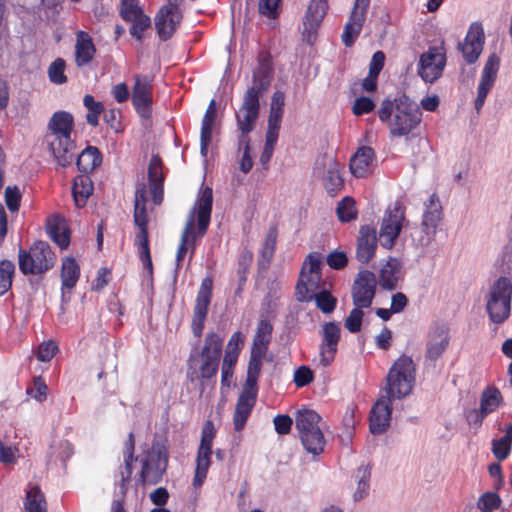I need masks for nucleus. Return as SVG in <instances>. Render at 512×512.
I'll return each instance as SVG.
<instances>
[{
    "mask_svg": "<svg viewBox=\"0 0 512 512\" xmlns=\"http://www.w3.org/2000/svg\"><path fill=\"white\" fill-rule=\"evenodd\" d=\"M416 367L411 357H399L386 376L385 394L381 395L372 406L369 417V429L373 435H381L390 426L392 401L394 398L408 396L415 385Z\"/></svg>",
    "mask_w": 512,
    "mask_h": 512,
    "instance_id": "obj_1",
    "label": "nucleus"
},
{
    "mask_svg": "<svg viewBox=\"0 0 512 512\" xmlns=\"http://www.w3.org/2000/svg\"><path fill=\"white\" fill-rule=\"evenodd\" d=\"M148 184L136 185L134 199V224H149L155 221L154 207L164 199V164L159 154H153L148 165Z\"/></svg>",
    "mask_w": 512,
    "mask_h": 512,
    "instance_id": "obj_2",
    "label": "nucleus"
},
{
    "mask_svg": "<svg viewBox=\"0 0 512 512\" xmlns=\"http://www.w3.org/2000/svg\"><path fill=\"white\" fill-rule=\"evenodd\" d=\"M382 122H389L391 136H408L421 122L422 112L416 102L406 95L393 101L385 99L378 110Z\"/></svg>",
    "mask_w": 512,
    "mask_h": 512,
    "instance_id": "obj_3",
    "label": "nucleus"
},
{
    "mask_svg": "<svg viewBox=\"0 0 512 512\" xmlns=\"http://www.w3.org/2000/svg\"><path fill=\"white\" fill-rule=\"evenodd\" d=\"M73 127L74 118L66 111L55 112L48 123V146L57 164L63 168L72 164L76 151V144L71 139Z\"/></svg>",
    "mask_w": 512,
    "mask_h": 512,
    "instance_id": "obj_4",
    "label": "nucleus"
},
{
    "mask_svg": "<svg viewBox=\"0 0 512 512\" xmlns=\"http://www.w3.org/2000/svg\"><path fill=\"white\" fill-rule=\"evenodd\" d=\"M17 263L21 274L43 280L57 263V255L48 242L38 240L27 248L19 247Z\"/></svg>",
    "mask_w": 512,
    "mask_h": 512,
    "instance_id": "obj_5",
    "label": "nucleus"
},
{
    "mask_svg": "<svg viewBox=\"0 0 512 512\" xmlns=\"http://www.w3.org/2000/svg\"><path fill=\"white\" fill-rule=\"evenodd\" d=\"M223 338L217 333H208L201 352L195 347L188 359L191 379H211L218 372L220 357L222 354Z\"/></svg>",
    "mask_w": 512,
    "mask_h": 512,
    "instance_id": "obj_6",
    "label": "nucleus"
},
{
    "mask_svg": "<svg viewBox=\"0 0 512 512\" xmlns=\"http://www.w3.org/2000/svg\"><path fill=\"white\" fill-rule=\"evenodd\" d=\"M130 103L145 131L153 126L154 76L135 74L130 87Z\"/></svg>",
    "mask_w": 512,
    "mask_h": 512,
    "instance_id": "obj_7",
    "label": "nucleus"
},
{
    "mask_svg": "<svg viewBox=\"0 0 512 512\" xmlns=\"http://www.w3.org/2000/svg\"><path fill=\"white\" fill-rule=\"evenodd\" d=\"M321 416L314 410H299L295 417V427L304 449L317 456L324 451L326 444L324 434L319 426Z\"/></svg>",
    "mask_w": 512,
    "mask_h": 512,
    "instance_id": "obj_8",
    "label": "nucleus"
},
{
    "mask_svg": "<svg viewBox=\"0 0 512 512\" xmlns=\"http://www.w3.org/2000/svg\"><path fill=\"white\" fill-rule=\"evenodd\" d=\"M512 282L506 276L499 277L491 286L486 310L489 319L495 324L505 322L511 312Z\"/></svg>",
    "mask_w": 512,
    "mask_h": 512,
    "instance_id": "obj_9",
    "label": "nucleus"
},
{
    "mask_svg": "<svg viewBox=\"0 0 512 512\" xmlns=\"http://www.w3.org/2000/svg\"><path fill=\"white\" fill-rule=\"evenodd\" d=\"M182 2L168 0L155 16V28L159 38L167 41L175 33L182 21V12L179 5Z\"/></svg>",
    "mask_w": 512,
    "mask_h": 512,
    "instance_id": "obj_10",
    "label": "nucleus"
},
{
    "mask_svg": "<svg viewBox=\"0 0 512 512\" xmlns=\"http://www.w3.org/2000/svg\"><path fill=\"white\" fill-rule=\"evenodd\" d=\"M260 115V103L251 96L243 97L240 108L235 112L237 128L240 132L238 140L246 144L249 134L255 129Z\"/></svg>",
    "mask_w": 512,
    "mask_h": 512,
    "instance_id": "obj_11",
    "label": "nucleus"
},
{
    "mask_svg": "<svg viewBox=\"0 0 512 512\" xmlns=\"http://www.w3.org/2000/svg\"><path fill=\"white\" fill-rule=\"evenodd\" d=\"M375 274L369 270L360 271L352 285V301L355 306L369 308L376 294Z\"/></svg>",
    "mask_w": 512,
    "mask_h": 512,
    "instance_id": "obj_12",
    "label": "nucleus"
},
{
    "mask_svg": "<svg viewBox=\"0 0 512 512\" xmlns=\"http://www.w3.org/2000/svg\"><path fill=\"white\" fill-rule=\"evenodd\" d=\"M213 281L210 277L202 280L200 289L197 293L196 303L193 311L191 323L192 332L196 337L202 335L204 323L208 314V308L212 299Z\"/></svg>",
    "mask_w": 512,
    "mask_h": 512,
    "instance_id": "obj_13",
    "label": "nucleus"
},
{
    "mask_svg": "<svg viewBox=\"0 0 512 512\" xmlns=\"http://www.w3.org/2000/svg\"><path fill=\"white\" fill-rule=\"evenodd\" d=\"M446 57L437 47H430L419 59L418 74L427 83H434L443 73Z\"/></svg>",
    "mask_w": 512,
    "mask_h": 512,
    "instance_id": "obj_14",
    "label": "nucleus"
},
{
    "mask_svg": "<svg viewBox=\"0 0 512 512\" xmlns=\"http://www.w3.org/2000/svg\"><path fill=\"white\" fill-rule=\"evenodd\" d=\"M328 9L327 0H311L303 21L302 36L308 44L316 40L317 30L326 15Z\"/></svg>",
    "mask_w": 512,
    "mask_h": 512,
    "instance_id": "obj_15",
    "label": "nucleus"
},
{
    "mask_svg": "<svg viewBox=\"0 0 512 512\" xmlns=\"http://www.w3.org/2000/svg\"><path fill=\"white\" fill-rule=\"evenodd\" d=\"M499 67L500 58L495 53L491 54L484 65L480 83L477 89V97L474 102L475 110L477 113L481 111L486 97L494 85Z\"/></svg>",
    "mask_w": 512,
    "mask_h": 512,
    "instance_id": "obj_16",
    "label": "nucleus"
},
{
    "mask_svg": "<svg viewBox=\"0 0 512 512\" xmlns=\"http://www.w3.org/2000/svg\"><path fill=\"white\" fill-rule=\"evenodd\" d=\"M341 328L338 322H326L322 327V343L320 345V362L329 366L334 360L340 340Z\"/></svg>",
    "mask_w": 512,
    "mask_h": 512,
    "instance_id": "obj_17",
    "label": "nucleus"
},
{
    "mask_svg": "<svg viewBox=\"0 0 512 512\" xmlns=\"http://www.w3.org/2000/svg\"><path fill=\"white\" fill-rule=\"evenodd\" d=\"M145 4L146 0H130V36L138 41L152 31L151 18L144 13Z\"/></svg>",
    "mask_w": 512,
    "mask_h": 512,
    "instance_id": "obj_18",
    "label": "nucleus"
},
{
    "mask_svg": "<svg viewBox=\"0 0 512 512\" xmlns=\"http://www.w3.org/2000/svg\"><path fill=\"white\" fill-rule=\"evenodd\" d=\"M450 341L448 328L443 323H434L429 330L426 344V359L436 361L447 349Z\"/></svg>",
    "mask_w": 512,
    "mask_h": 512,
    "instance_id": "obj_19",
    "label": "nucleus"
},
{
    "mask_svg": "<svg viewBox=\"0 0 512 512\" xmlns=\"http://www.w3.org/2000/svg\"><path fill=\"white\" fill-rule=\"evenodd\" d=\"M484 31L480 23H473L466 35L464 43H459L465 61L473 64L479 58L484 45Z\"/></svg>",
    "mask_w": 512,
    "mask_h": 512,
    "instance_id": "obj_20",
    "label": "nucleus"
},
{
    "mask_svg": "<svg viewBox=\"0 0 512 512\" xmlns=\"http://www.w3.org/2000/svg\"><path fill=\"white\" fill-rule=\"evenodd\" d=\"M213 203L212 188L206 186L199 192L195 206L186 224H209Z\"/></svg>",
    "mask_w": 512,
    "mask_h": 512,
    "instance_id": "obj_21",
    "label": "nucleus"
},
{
    "mask_svg": "<svg viewBox=\"0 0 512 512\" xmlns=\"http://www.w3.org/2000/svg\"><path fill=\"white\" fill-rule=\"evenodd\" d=\"M377 247V231L373 226H361L357 238L356 258L359 262L368 263L375 255Z\"/></svg>",
    "mask_w": 512,
    "mask_h": 512,
    "instance_id": "obj_22",
    "label": "nucleus"
},
{
    "mask_svg": "<svg viewBox=\"0 0 512 512\" xmlns=\"http://www.w3.org/2000/svg\"><path fill=\"white\" fill-rule=\"evenodd\" d=\"M375 159V152L369 146L358 148L350 159V171L358 178L367 176L371 172V166Z\"/></svg>",
    "mask_w": 512,
    "mask_h": 512,
    "instance_id": "obj_23",
    "label": "nucleus"
},
{
    "mask_svg": "<svg viewBox=\"0 0 512 512\" xmlns=\"http://www.w3.org/2000/svg\"><path fill=\"white\" fill-rule=\"evenodd\" d=\"M96 54L92 37L88 32L78 31L75 44V63L78 67L88 65Z\"/></svg>",
    "mask_w": 512,
    "mask_h": 512,
    "instance_id": "obj_24",
    "label": "nucleus"
},
{
    "mask_svg": "<svg viewBox=\"0 0 512 512\" xmlns=\"http://www.w3.org/2000/svg\"><path fill=\"white\" fill-rule=\"evenodd\" d=\"M255 403L256 399L252 393L241 391L233 415V424L236 431L239 432L244 429Z\"/></svg>",
    "mask_w": 512,
    "mask_h": 512,
    "instance_id": "obj_25",
    "label": "nucleus"
},
{
    "mask_svg": "<svg viewBox=\"0 0 512 512\" xmlns=\"http://www.w3.org/2000/svg\"><path fill=\"white\" fill-rule=\"evenodd\" d=\"M273 78L272 70L268 67H261L253 73L252 86L249 87L243 97L251 96L260 103V98L268 91Z\"/></svg>",
    "mask_w": 512,
    "mask_h": 512,
    "instance_id": "obj_26",
    "label": "nucleus"
},
{
    "mask_svg": "<svg viewBox=\"0 0 512 512\" xmlns=\"http://www.w3.org/2000/svg\"><path fill=\"white\" fill-rule=\"evenodd\" d=\"M217 115L216 101L212 99L206 109L201 124L200 134V153L203 157H207L208 147L212 140V132Z\"/></svg>",
    "mask_w": 512,
    "mask_h": 512,
    "instance_id": "obj_27",
    "label": "nucleus"
},
{
    "mask_svg": "<svg viewBox=\"0 0 512 512\" xmlns=\"http://www.w3.org/2000/svg\"><path fill=\"white\" fill-rule=\"evenodd\" d=\"M93 191L94 185L89 173H82L75 177L72 194L77 207H84Z\"/></svg>",
    "mask_w": 512,
    "mask_h": 512,
    "instance_id": "obj_28",
    "label": "nucleus"
},
{
    "mask_svg": "<svg viewBox=\"0 0 512 512\" xmlns=\"http://www.w3.org/2000/svg\"><path fill=\"white\" fill-rule=\"evenodd\" d=\"M147 227L148 226H139V231L136 234L134 244L137 247L138 257L142 262L143 269L146 270L150 276H152L153 264L150 254V244Z\"/></svg>",
    "mask_w": 512,
    "mask_h": 512,
    "instance_id": "obj_29",
    "label": "nucleus"
},
{
    "mask_svg": "<svg viewBox=\"0 0 512 512\" xmlns=\"http://www.w3.org/2000/svg\"><path fill=\"white\" fill-rule=\"evenodd\" d=\"M401 263L396 258H390L379 273V283L384 290H395L399 280Z\"/></svg>",
    "mask_w": 512,
    "mask_h": 512,
    "instance_id": "obj_30",
    "label": "nucleus"
},
{
    "mask_svg": "<svg viewBox=\"0 0 512 512\" xmlns=\"http://www.w3.org/2000/svg\"><path fill=\"white\" fill-rule=\"evenodd\" d=\"M102 163V154L97 147L87 146L77 157L76 165L80 172L91 173Z\"/></svg>",
    "mask_w": 512,
    "mask_h": 512,
    "instance_id": "obj_31",
    "label": "nucleus"
},
{
    "mask_svg": "<svg viewBox=\"0 0 512 512\" xmlns=\"http://www.w3.org/2000/svg\"><path fill=\"white\" fill-rule=\"evenodd\" d=\"M62 289L72 290L80 278V266L73 257H65L61 265Z\"/></svg>",
    "mask_w": 512,
    "mask_h": 512,
    "instance_id": "obj_32",
    "label": "nucleus"
},
{
    "mask_svg": "<svg viewBox=\"0 0 512 512\" xmlns=\"http://www.w3.org/2000/svg\"><path fill=\"white\" fill-rule=\"evenodd\" d=\"M166 468L167 459H165V463L163 465L160 463H151L148 459L143 460L139 479L140 483L143 486L159 483L162 480Z\"/></svg>",
    "mask_w": 512,
    "mask_h": 512,
    "instance_id": "obj_33",
    "label": "nucleus"
},
{
    "mask_svg": "<svg viewBox=\"0 0 512 512\" xmlns=\"http://www.w3.org/2000/svg\"><path fill=\"white\" fill-rule=\"evenodd\" d=\"M365 18L363 12H358L357 10L351 12L349 21L346 23L342 34V41L346 47L354 44L362 30Z\"/></svg>",
    "mask_w": 512,
    "mask_h": 512,
    "instance_id": "obj_34",
    "label": "nucleus"
},
{
    "mask_svg": "<svg viewBox=\"0 0 512 512\" xmlns=\"http://www.w3.org/2000/svg\"><path fill=\"white\" fill-rule=\"evenodd\" d=\"M278 231L276 226H271L266 234L263 247L261 250V259L258 260L259 269L265 270L268 268L271 259L275 252Z\"/></svg>",
    "mask_w": 512,
    "mask_h": 512,
    "instance_id": "obj_35",
    "label": "nucleus"
},
{
    "mask_svg": "<svg viewBox=\"0 0 512 512\" xmlns=\"http://www.w3.org/2000/svg\"><path fill=\"white\" fill-rule=\"evenodd\" d=\"M24 508L26 512H47L45 496L38 486H32L27 491Z\"/></svg>",
    "mask_w": 512,
    "mask_h": 512,
    "instance_id": "obj_36",
    "label": "nucleus"
},
{
    "mask_svg": "<svg viewBox=\"0 0 512 512\" xmlns=\"http://www.w3.org/2000/svg\"><path fill=\"white\" fill-rule=\"evenodd\" d=\"M272 331L273 327L271 323L268 320H261L258 323L251 350L264 351V353H266L271 340Z\"/></svg>",
    "mask_w": 512,
    "mask_h": 512,
    "instance_id": "obj_37",
    "label": "nucleus"
},
{
    "mask_svg": "<svg viewBox=\"0 0 512 512\" xmlns=\"http://www.w3.org/2000/svg\"><path fill=\"white\" fill-rule=\"evenodd\" d=\"M83 105L87 109V123L92 127H97L99 125V117L105 111L103 102L95 100L90 94H86L83 98Z\"/></svg>",
    "mask_w": 512,
    "mask_h": 512,
    "instance_id": "obj_38",
    "label": "nucleus"
},
{
    "mask_svg": "<svg viewBox=\"0 0 512 512\" xmlns=\"http://www.w3.org/2000/svg\"><path fill=\"white\" fill-rule=\"evenodd\" d=\"M501 401V392L496 387H487L481 394L480 408L488 415L500 405Z\"/></svg>",
    "mask_w": 512,
    "mask_h": 512,
    "instance_id": "obj_39",
    "label": "nucleus"
},
{
    "mask_svg": "<svg viewBox=\"0 0 512 512\" xmlns=\"http://www.w3.org/2000/svg\"><path fill=\"white\" fill-rule=\"evenodd\" d=\"M422 224H436L442 219V206L436 194H432L425 204Z\"/></svg>",
    "mask_w": 512,
    "mask_h": 512,
    "instance_id": "obj_40",
    "label": "nucleus"
},
{
    "mask_svg": "<svg viewBox=\"0 0 512 512\" xmlns=\"http://www.w3.org/2000/svg\"><path fill=\"white\" fill-rule=\"evenodd\" d=\"M323 185L329 193H335L343 187V180L339 174L337 164L332 159L326 174L323 176Z\"/></svg>",
    "mask_w": 512,
    "mask_h": 512,
    "instance_id": "obj_41",
    "label": "nucleus"
},
{
    "mask_svg": "<svg viewBox=\"0 0 512 512\" xmlns=\"http://www.w3.org/2000/svg\"><path fill=\"white\" fill-rule=\"evenodd\" d=\"M308 284L317 288L318 282L312 278V276L304 275V268L301 269L300 278L296 285V300L299 302H309L313 300L312 294H309Z\"/></svg>",
    "mask_w": 512,
    "mask_h": 512,
    "instance_id": "obj_42",
    "label": "nucleus"
},
{
    "mask_svg": "<svg viewBox=\"0 0 512 512\" xmlns=\"http://www.w3.org/2000/svg\"><path fill=\"white\" fill-rule=\"evenodd\" d=\"M46 234L60 249L68 248L71 238L68 226H46Z\"/></svg>",
    "mask_w": 512,
    "mask_h": 512,
    "instance_id": "obj_43",
    "label": "nucleus"
},
{
    "mask_svg": "<svg viewBox=\"0 0 512 512\" xmlns=\"http://www.w3.org/2000/svg\"><path fill=\"white\" fill-rule=\"evenodd\" d=\"M370 476L371 468L369 466H360L357 469L355 478L357 479L358 485L354 493L355 501L363 499L368 494Z\"/></svg>",
    "mask_w": 512,
    "mask_h": 512,
    "instance_id": "obj_44",
    "label": "nucleus"
},
{
    "mask_svg": "<svg viewBox=\"0 0 512 512\" xmlns=\"http://www.w3.org/2000/svg\"><path fill=\"white\" fill-rule=\"evenodd\" d=\"M336 214L341 222H351L357 218L355 200L351 197H344L337 205Z\"/></svg>",
    "mask_w": 512,
    "mask_h": 512,
    "instance_id": "obj_45",
    "label": "nucleus"
},
{
    "mask_svg": "<svg viewBox=\"0 0 512 512\" xmlns=\"http://www.w3.org/2000/svg\"><path fill=\"white\" fill-rule=\"evenodd\" d=\"M15 264L11 260L0 261V296L7 293L12 286Z\"/></svg>",
    "mask_w": 512,
    "mask_h": 512,
    "instance_id": "obj_46",
    "label": "nucleus"
},
{
    "mask_svg": "<svg viewBox=\"0 0 512 512\" xmlns=\"http://www.w3.org/2000/svg\"><path fill=\"white\" fill-rule=\"evenodd\" d=\"M313 300L316 307L325 314L332 313L337 305V298H335L329 291L323 289L317 293H312Z\"/></svg>",
    "mask_w": 512,
    "mask_h": 512,
    "instance_id": "obj_47",
    "label": "nucleus"
},
{
    "mask_svg": "<svg viewBox=\"0 0 512 512\" xmlns=\"http://www.w3.org/2000/svg\"><path fill=\"white\" fill-rule=\"evenodd\" d=\"M404 220L405 206L400 200H396L387 207L382 224H403Z\"/></svg>",
    "mask_w": 512,
    "mask_h": 512,
    "instance_id": "obj_48",
    "label": "nucleus"
},
{
    "mask_svg": "<svg viewBox=\"0 0 512 512\" xmlns=\"http://www.w3.org/2000/svg\"><path fill=\"white\" fill-rule=\"evenodd\" d=\"M66 62L62 58L55 59L48 67L47 74L50 82L61 85L67 82L65 75Z\"/></svg>",
    "mask_w": 512,
    "mask_h": 512,
    "instance_id": "obj_49",
    "label": "nucleus"
},
{
    "mask_svg": "<svg viewBox=\"0 0 512 512\" xmlns=\"http://www.w3.org/2000/svg\"><path fill=\"white\" fill-rule=\"evenodd\" d=\"M403 226H381L379 238L381 246L390 249L393 247L396 239L398 238Z\"/></svg>",
    "mask_w": 512,
    "mask_h": 512,
    "instance_id": "obj_50",
    "label": "nucleus"
},
{
    "mask_svg": "<svg viewBox=\"0 0 512 512\" xmlns=\"http://www.w3.org/2000/svg\"><path fill=\"white\" fill-rule=\"evenodd\" d=\"M251 262H252V253L251 252H247V253L243 254L238 262L237 274H238L239 279H238V287L234 293L235 296L241 295V292H242L243 287L247 280L248 267Z\"/></svg>",
    "mask_w": 512,
    "mask_h": 512,
    "instance_id": "obj_51",
    "label": "nucleus"
},
{
    "mask_svg": "<svg viewBox=\"0 0 512 512\" xmlns=\"http://www.w3.org/2000/svg\"><path fill=\"white\" fill-rule=\"evenodd\" d=\"M364 307L355 306L353 308L347 318L344 321V327L350 333H358L361 331L362 321L364 317V311L362 310Z\"/></svg>",
    "mask_w": 512,
    "mask_h": 512,
    "instance_id": "obj_52",
    "label": "nucleus"
},
{
    "mask_svg": "<svg viewBox=\"0 0 512 512\" xmlns=\"http://www.w3.org/2000/svg\"><path fill=\"white\" fill-rule=\"evenodd\" d=\"M321 267H322L321 255L319 253H310L306 257V260H305L302 268H304V275L312 276V277H313V275H316L317 276L316 281L318 282L319 277H320Z\"/></svg>",
    "mask_w": 512,
    "mask_h": 512,
    "instance_id": "obj_53",
    "label": "nucleus"
},
{
    "mask_svg": "<svg viewBox=\"0 0 512 512\" xmlns=\"http://www.w3.org/2000/svg\"><path fill=\"white\" fill-rule=\"evenodd\" d=\"M104 121L116 133L123 132L125 125L122 123V112L117 108H109L104 111Z\"/></svg>",
    "mask_w": 512,
    "mask_h": 512,
    "instance_id": "obj_54",
    "label": "nucleus"
},
{
    "mask_svg": "<svg viewBox=\"0 0 512 512\" xmlns=\"http://www.w3.org/2000/svg\"><path fill=\"white\" fill-rule=\"evenodd\" d=\"M28 395L39 402H43L47 398L48 386L41 376L33 378V386L26 389Z\"/></svg>",
    "mask_w": 512,
    "mask_h": 512,
    "instance_id": "obj_55",
    "label": "nucleus"
},
{
    "mask_svg": "<svg viewBox=\"0 0 512 512\" xmlns=\"http://www.w3.org/2000/svg\"><path fill=\"white\" fill-rule=\"evenodd\" d=\"M500 503V496L496 492H486L479 498L478 508L482 512H492Z\"/></svg>",
    "mask_w": 512,
    "mask_h": 512,
    "instance_id": "obj_56",
    "label": "nucleus"
},
{
    "mask_svg": "<svg viewBox=\"0 0 512 512\" xmlns=\"http://www.w3.org/2000/svg\"><path fill=\"white\" fill-rule=\"evenodd\" d=\"M281 0H259L258 11L261 15L270 19H276L279 15Z\"/></svg>",
    "mask_w": 512,
    "mask_h": 512,
    "instance_id": "obj_57",
    "label": "nucleus"
},
{
    "mask_svg": "<svg viewBox=\"0 0 512 512\" xmlns=\"http://www.w3.org/2000/svg\"><path fill=\"white\" fill-rule=\"evenodd\" d=\"M492 452L498 461H503L509 456L511 445L504 436L500 439H494L492 441Z\"/></svg>",
    "mask_w": 512,
    "mask_h": 512,
    "instance_id": "obj_58",
    "label": "nucleus"
},
{
    "mask_svg": "<svg viewBox=\"0 0 512 512\" xmlns=\"http://www.w3.org/2000/svg\"><path fill=\"white\" fill-rule=\"evenodd\" d=\"M314 380V372L310 367L302 365L294 372V383L297 387H305Z\"/></svg>",
    "mask_w": 512,
    "mask_h": 512,
    "instance_id": "obj_59",
    "label": "nucleus"
},
{
    "mask_svg": "<svg viewBox=\"0 0 512 512\" xmlns=\"http://www.w3.org/2000/svg\"><path fill=\"white\" fill-rule=\"evenodd\" d=\"M21 193L18 187L8 186L5 190V203L12 212L17 211L20 206Z\"/></svg>",
    "mask_w": 512,
    "mask_h": 512,
    "instance_id": "obj_60",
    "label": "nucleus"
},
{
    "mask_svg": "<svg viewBox=\"0 0 512 512\" xmlns=\"http://www.w3.org/2000/svg\"><path fill=\"white\" fill-rule=\"evenodd\" d=\"M375 104L372 99L369 97H359L355 100L354 105L352 107V112L356 116H361L363 114L370 113L374 110Z\"/></svg>",
    "mask_w": 512,
    "mask_h": 512,
    "instance_id": "obj_61",
    "label": "nucleus"
},
{
    "mask_svg": "<svg viewBox=\"0 0 512 512\" xmlns=\"http://www.w3.org/2000/svg\"><path fill=\"white\" fill-rule=\"evenodd\" d=\"M275 431L279 435H286L291 431L293 420L287 414H278L273 419Z\"/></svg>",
    "mask_w": 512,
    "mask_h": 512,
    "instance_id": "obj_62",
    "label": "nucleus"
},
{
    "mask_svg": "<svg viewBox=\"0 0 512 512\" xmlns=\"http://www.w3.org/2000/svg\"><path fill=\"white\" fill-rule=\"evenodd\" d=\"M326 262L330 268L342 270L348 264V257L342 251H333L327 256Z\"/></svg>",
    "mask_w": 512,
    "mask_h": 512,
    "instance_id": "obj_63",
    "label": "nucleus"
},
{
    "mask_svg": "<svg viewBox=\"0 0 512 512\" xmlns=\"http://www.w3.org/2000/svg\"><path fill=\"white\" fill-rule=\"evenodd\" d=\"M57 349L58 347L54 341L43 342L38 347L37 358L42 362H48L54 357Z\"/></svg>",
    "mask_w": 512,
    "mask_h": 512,
    "instance_id": "obj_64",
    "label": "nucleus"
}]
</instances>
